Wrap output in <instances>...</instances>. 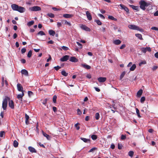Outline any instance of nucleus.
I'll return each mask as SVG.
<instances>
[{
	"mask_svg": "<svg viewBox=\"0 0 158 158\" xmlns=\"http://www.w3.org/2000/svg\"><path fill=\"white\" fill-rule=\"evenodd\" d=\"M11 7L13 10L17 11L21 13H23L25 11V9L24 7L19 6L15 4H12Z\"/></svg>",
	"mask_w": 158,
	"mask_h": 158,
	"instance_id": "nucleus-1",
	"label": "nucleus"
},
{
	"mask_svg": "<svg viewBox=\"0 0 158 158\" xmlns=\"http://www.w3.org/2000/svg\"><path fill=\"white\" fill-rule=\"evenodd\" d=\"M10 100V98L6 96L4 99H3L2 103V108L4 110H6L7 105V102L8 101Z\"/></svg>",
	"mask_w": 158,
	"mask_h": 158,
	"instance_id": "nucleus-2",
	"label": "nucleus"
},
{
	"mask_svg": "<svg viewBox=\"0 0 158 158\" xmlns=\"http://www.w3.org/2000/svg\"><path fill=\"white\" fill-rule=\"evenodd\" d=\"M140 8L143 10H145L146 9L145 7L148 6V4L145 1L143 0H141L139 2Z\"/></svg>",
	"mask_w": 158,
	"mask_h": 158,
	"instance_id": "nucleus-3",
	"label": "nucleus"
},
{
	"mask_svg": "<svg viewBox=\"0 0 158 158\" xmlns=\"http://www.w3.org/2000/svg\"><path fill=\"white\" fill-rule=\"evenodd\" d=\"M128 27L131 29L136 30L141 32L143 31V29L140 28L139 27L135 25L130 24L128 25Z\"/></svg>",
	"mask_w": 158,
	"mask_h": 158,
	"instance_id": "nucleus-4",
	"label": "nucleus"
},
{
	"mask_svg": "<svg viewBox=\"0 0 158 158\" xmlns=\"http://www.w3.org/2000/svg\"><path fill=\"white\" fill-rule=\"evenodd\" d=\"M29 10L31 11H38L41 10V8L38 6H34L32 7H30Z\"/></svg>",
	"mask_w": 158,
	"mask_h": 158,
	"instance_id": "nucleus-5",
	"label": "nucleus"
},
{
	"mask_svg": "<svg viewBox=\"0 0 158 158\" xmlns=\"http://www.w3.org/2000/svg\"><path fill=\"white\" fill-rule=\"evenodd\" d=\"M141 51L142 52L144 53H145L147 51L148 52H151L152 51V50L151 48L149 47L142 48L141 49Z\"/></svg>",
	"mask_w": 158,
	"mask_h": 158,
	"instance_id": "nucleus-6",
	"label": "nucleus"
},
{
	"mask_svg": "<svg viewBox=\"0 0 158 158\" xmlns=\"http://www.w3.org/2000/svg\"><path fill=\"white\" fill-rule=\"evenodd\" d=\"M4 84L7 86L8 85V82L6 80L4 79V77L3 76L2 77V86H4Z\"/></svg>",
	"mask_w": 158,
	"mask_h": 158,
	"instance_id": "nucleus-7",
	"label": "nucleus"
},
{
	"mask_svg": "<svg viewBox=\"0 0 158 158\" xmlns=\"http://www.w3.org/2000/svg\"><path fill=\"white\" fill-rule=\"evenodd\" d=\"M69 56L68 55H65L60 59L61 61H65L69 60Z\"/></svg>",
	"mask_w": 158,
	"mask_h": 158,
	"instance_id": "nucleus-8",
	"label": "nucleus"
},
{
	"mask_svg": "<svg viewBox=\"0 0 158 158\" xmlns=\"http://www.w3.org/2000/svg\"><path fill=\"white\" fill-rule=\"evenodd\" d=\"M81 28L82 29L86 31H90V29L85 25H82L81 26Z\"/></svg>",
	"mask_w": 158,
	"mask_h": 158,
	"instance_id": "nucleus-9",
	"label": "nucleus"
},
{
	"mask_svg": "<svg viewBox=\"0 0 158 158\" xmlns=\"http://www.w3.org/2000/svg\"><path fill=\"white\" fill-rule=\"evenodd\" d=\"M120 6L121 7L122 9H124L127 14L129 13V10L128 8L126 6H125L120 4Z\"/></svg>",
	"mask_w": 158,
	"mask_h": 158,
	"instance_id": "nucleus-10",
	"label": "nucleus"
},
{
	"mask_svg": "<svg viewBox=\"0 0 158 158\" xmlns=\"http://www.w3.org/2000/svg\"><path fill=\"white\" fill-rule=\"evenodd\" d=\"M17 88L19 91L23 92V87L21 84L18 83L17 84Z\"/></svg>",
	"mask_w": 158,
	"mask_h": 158,
	"instance_id": "nucleus-11",
	"label": "nucleus"
},
{
	"mask_svg": "<svg viewBox=\"0 0 158 158\" xmlns=\"http://www.w3.org/2000/svg\"><path fill=\"white\" fill-rule=\"evenodd\" d=\"M86 14L88 19L89 21L91 20L92 18L91 15L89 12V11H86Z\"/></svg>",
	"mask_w": 158,
	"mask_h": 158,
	"instance_id": "nucleus-12",
	"label": "nucleus"
},
{
	"mask_svg": "<svg viewBox=\"0 0 158 158\" xmlns=\"http://www.w3.org/2000/svg\"><path fill=\"white\" fill-rule=\"evenodd\" d=\"M9 101V107L12 109H14V105L13 101L12 100H10Z\"/></svg>",
	"mask_w": 158,
	"mask_h": 158,
	"instance_id": "nucleus-13",
	"label": "nucleus"
},
{
	"mask_svg": "<svg viewBox=\"0 0 158 158\" xmlns=\"http://www.w3.org/2000/svg\"><path fill=\"white\" fill-rule=\"evenodd\" d=\"M69 60L72 62H77L78 61V59L74 56L71 57Z\"/></svg>",
	"mask_w": 158,
	"mask_h": 158,
	"instance_id": "nucleus-14",
	"label": "nucleus"
},
{
	"mask_svg": "<svg viewBox=\"0 0 158 158\" xmlns=\"http://www.w3.org/2000/svg\"><path fill=\"white\" fill-rule=\"evenodd\" d=\"M106 78L103 77H99L98 79V81L100 82H103L106 80Z\"/></svg>",
	"mask_w": 158,
	"mask_h": 158,
	"instance_id": "nucleus-15",
	"label": "nucleus"
},
{
	"mask_svg": "<svg viewBox=\"0 0 158 158\" xmlns=\"http://www.w3.org/2000/svg\"><path fill=\"white\" fill-rule=\"evenodd\" d=\"M129 6L130 7H131L133 10H137V11H139V6H135L133 5H130Z\"/></svg>",
	"mask_w": 158,
	"mask_h": 158,
	"instance_id": "nucleus-16",
	"label": "nucleus"
},
{
	"mask_svg": "<svg viewBox=\"0 0 158 158\" xmlns=\"http://www.w3.org/2000/svg\"><path fill=\"white\" fill-rule=\"evenodd\" d=\"M42 134L45 137H46V138L48 140H50L51 138V137L49 135L45 133L43 131H42Z\"/></svg>",
	"mask_w": 158,
	"mask_h": 158,
	"instance_id": "nucleus-17",
	"label": "nucleus"
},
{
	"mask_svg": "<svg viewBox=\"0 0 158 158\" xmlns=\"http://www.w3.org/2000/svg\"><path fill=\"white\" fill-rule=\"evenodd\" d=\"M73 15L69 14H65L63 15V17L66 18H70L72 17Z\"/></svg>",
	"mask_w": 158,
	"mask_h": 158,
	"instance_id": "nucleus-18",
	"label": "nucleus"
},
{
	"mask_svg": "<svg viewBox=\"0 0 158 158\" xmlns=\"http://www.w3.org/2000/svg\"><path fill=\"white\" fill-rule=\"evenodd\" d=\"M28 148L29 151L31 152L36 153V150L32 147H29Z\"/></svg>",
	"mask_w": 158,
	"mask_h": 158,
	"instance_id": "nucleus-19",
	"label": "nucleus"
},
{
	"mask_svg": "<svg viewBox=\"0 0 158 158\" xmlns=\"http://www.w3.org/2000/svg\"><path fill=\"white\" fill-rule=\"evenodd\" d=\"M81 66L86 69H90L91 68L90 66L85 64H81Z\"/></svg>",
	"mask_w": 158,
	"mask_h": 158,
	"instance_id": "nucleus-20",
	"label": "nucleus"
},
{
	"mask_svg": "<svg viewBox=\"0 0 158 158\" xmlns=\"http://www.w3.org/2000/svg\"><path fill=\"white\" fill-rule=\"evenodd\" d=\"M21 73L22 74L25 76H27L28 75V72L26 70H22Z\"/></svg>",
	"mask_w": 158,
	"mask_h": 158,
	"instance_id": "nucleus-21",
	"label": "nucleus"
},
{
	"mask_svg": "<svg viewBox=\"0 0 158 158\" xmlns=\"http://www.w3.org/2000/svg\"><path fill=\"white\" fill-rule=\"evenodd\" d=\"M24 95V94L23 93V92H22V94H18L17 96V98L18 99H21V101H22V98L23 96Z\"/></svg>",
	"mask_w": 158,
	"mask_h": 158,
	"instance_id": "nucleus-22",
	"label": "nucleus"
},
{
	"mask_svg": "<svg viewBox=\"0 0 158 158\" xmlns=\"http://www.w3.org/2000/svg\"><path fill=\"white\" fill-rule=\"evenodd\" d=\"M121 43V41L119 40H117L113 41V43L115 45H119Z\"/></svg>",
	"mask_w": 158,
	"mask_h": 158,
	"instance_id": "nucleus-23",
	"label": "nucleus"
},
{
	"mask_svg": "<svg viewBox=\"0 0 158 158\" xmlns=\"http://www.w3.org/2000/svg\"><path fill=\"white\" fill-rule=\"evenodd\" d=\"M81 139L85 143H90V140L89 139H87L84 138H81Z\"/></svg>",
	"mask_w": 158,
	"mask_h": 158,
	"instance_id": "nucleus-24",
	"label": "nucleus"
},
{
	"mask_svg": "<svg viewBox=\"0 0 158 158\" xmlns=\"http://www.w3.org/2000/svg\"><path fill=\"white\" fill-rule=\"evenodd\" d=\"M49 34L51 35L54 36L55 34V32L52 30H50L48 31Z\"/></svg>",
	"mask_w": 158,
	"mask_h": 158,
	"instance_id": "nucleus-25",
	"label": "nucleus"
},
{
	"mask_svg": "<svg viewBox=\"0 0 158 158\" xmlns=\"http://www.w3.org/2000/svg\"><path fill=\"white\" fill-rule=\"evenodd\" d=\"M25 123L26 124H27L28 123V120L29 118V117L26 114H25Z\"/></svg>",
	"mask_w": 158,
	"mask_h": 158,
	"instance_id": "nucleus-26",
	"label": "nucleus"
},
{
	"mask_svg": "<svg viewBox=\"0 0 158 158\" xmlns=\"http://www.w3.org/2000/svg\"><path fill=\"white\" fill-rule=\"evenodd\" d=\"M135 36L137 37L139 39L143 40V39L142 37V35L140 34H135Z\"/></svg>",
	"mask_w": 158,
	"mask_h": 158,
	"instance_id": "nucleus-27",
	"label": "nucleus"
},
{
	"mask_svg": "<svg viewBox=\"0 0 158 158\" xmlns=\"http://www.w3.org/2000/svg\"><path fill=\"white\" fill-rule=\"evenodd\" d=\"M108 19H110L111 20H114V21H117V19L114 18L113 16H112L109 15L108 16Z\"/></svg>",
	"mask_w": 158,
	"mask_h": 158,
	"instance_id": "nucleus-28",
	"label": "nucleus"
},
{
	"mask_svg": "<svg viewBox=\"0 0 158 158\" xmlns=\"http://www.w3.org/2000/svg\"><path fill=\"white\" fill-rule=\"evenodd\" d=\"M143 93V90L142 89H140L137 93V95L139 97H140L142 95Z\"/></svg>",
	"mask_w": 158,
	"mask_h": 158,
	"instance_id": "nucleus-29",
	"label": "nucleus"
},
{
	"mask_svg": "<svg viewBox=\"0 0 158 158\" xmlns=\"http://www.w3.org/2000/svg\"><path fill=\"white\" fill-rule=\"evenodd\" d=\"M37 35H40L42 36L43 35H45V34L43 31H40L37 33Z\"/></svg>",
	"mask_w": 158,
	"mask_h": 158,
	"instance_id": "nucleus-30",
	"label": "nucleus"
},
{
	"mask_svg": "<svg viewBox=\"0 0 158 158\" xmlns=\"http://www.w3.org/2000/svg\"><path fill=\"white\" fill-rule=\"evenodd\" d=\"M34 21L33 20H32L31 21L28 22L27 23V25L30 27L33 25L34 23Z\"/></svg>",
	"mask_w": 158,
	"mask_h": 158,
	"instance_id": "nucleus-31",
	"label": "nucleus"
},
{
	"mask_svg": "<svg viewBox=\"0 0 158 158\" xmlns=\"http://www.w3.org/2000/svg\"><path fill=\"white\" fill-rule=\"evenodd\" d=\"M136 113L137 115V116L139 118H140L141 117V116H140V114H139V111L138 109L137 108H136Z\"/></svg>",
	"mask_w": 158,
	"mask_h": 158,
	"instance_id": "nucleus-32",
	"label": "nucleus"
},
{
	"mask_svg": "<svg viewBox=\"0 0 158 158\" xmlns=\"http://www.w3.org/2000/svg\"><path fill=\"white\" fill-rule=\"evenodd\" d=\"M125 74L126 72L125 71H124L122 73L120 76V80H121Z\"/></svg>",
	"mask_w": 158,
	"mask_h": 158,
	"instance_id": "nucleus-33",
	"label": "nucleus"
},
{
	"mask_svg": "<svg viewBox=\"0 0 158 158\" xmlns=\"http://www.w3.org/2000/svg\"><path fill=\"white\" fill-rule=\"evenodd\" d=\"M47 16H48L49 17L51 18H53L54 17V15L52 13H48L47 14Z\"/></svg>",
	"mask_w": 158,
	"mask_h": 158,
	"instance_id": "nucleus-34",
	"label": "nucleus"
},
{
	"mask_svg": "<svg viewBox=\"0 0 158 158\" xmlns=\"http://www.w3.org/2000/svg\"><path fill=\"white\" fill-rule=\"evenodd\" d=\"M32 51L31 50H30L28 53V54L27 55V56L29 58L31 57L32 55Z\"/></svg>",
	"mask_w": 158,
	"mask_h": 158,
	"instance_id": "nucleus-35",
	"label": "nucleus"
},
{
	"mask_svg": "<svg viewBox=\"0 0 158 158\" xmlns=\"http://www.w3.org/2000/svg\"><path fill=\"white\" fill-rule=\"evenodd\" d=\"M13 145L16 148L18 146V143L16 140H15L14 142Z\"/></svg>",
	"mask_w": 158,
	"mask_h": 158,
	"instance_id": "nucleus-36",
	"label": "nucleus"
},
{
	"mask_svg": "<svg viewBox=\"0 0 158 158\" xmlns=\"http://www.w3.org/2000/svg\"><path fill=\"white\" fill-rule=\"evenodd\" d=\"M100 117V115L99 113H97L95 115V118L96 120H98Z\"/></svg>",
	"mask_w": 158,
	"mask_h": 158,
	"instance_id": "nucleus-37",
	"label": "nucleus"
},
{
	"mask_svg": "<svg viewBox=\"0 0 158 158\" xmlns=\"http://www.w3.org/2000/svg\"><path fill=\"white\" fill-rule=\"evenodd\" d=\"M61 74L63 75L64 76H67L68 74V73L64 70H63L62 71Z\"/></svg>",
	"mask_w": 158,
	"mask_h": 158,
	"instance_id": "nucleus-38",
	"label": "nucleus"
},
{
	"mask_svg": "<svg viewBox=\"0 0 158 158\" xmlns=\"http://www.w3.org/2000/svg\"><path fill=\"white\" fill-rule=\"evenodd\" d=\"M128 154L129 156L132 157L134 154V152L132 151H130L129 152Z\"/></svg>",
	"mask_w": 158,
	"mask_h": 158,
	"instance_id": "nucleus-39",
	"label": "nucleus"
},
{
	"mask_svg": "<svg viewBox=\"0 0 158 158\" xmlns=\"http://www.w3.org/2000/svg\"><path fill=\"white\" fill-rule=\"evenodd\" d=\"M95 21L98 25H102V22L99 20H95Z\"/></svg>",
	"mask_w": 158,
	"mask_h": 158,
	"instance_id": "nucleus-40",
	"label": "nucleus"
},
{
	"mask_svg": "<svg viewBox=\"0 0 158 158\" xmlns=\"http://www.w3.org/2000/svg\"><path fill=\"white\" fill-rule=\"evenodd\" d=\"M91 137L92 139L93 140H96L97 138V135H92Z\"/></svg>",
	"mask_w": 158,
	"mask_h": 158,
	"instance_id": "nucleus-41",
	"label": "nucleus"
},
{
	"mask_svg": "<svg viewBox=\"0 0 158 158\" xmlns=\"http://www.w3.org/2000/svg\"><path fill=\"white\" fill-rule=\"evenodd\" d=\"M57 98V96L56 95H54L53 98V101L54 103L56 102V100Z\"/></svg>",
	"mask_w": 158,
	"mask_h": 158,
	"instance_id": "nucleus-42",
	"label": "nucleus"
},
{
	"mask_svg": "<svg viewBox=\"0 0 158 158\" xmlns=\"http://www.w3.org/2000/svg\"><path fill=\"white\" fill-rule=\"evenodd\" d=\"M62 49L64 50V51H67L69 50V48L68 47L65 46H63L61 47Z\"/></svg>",
	"mask_w": 158,
	"mask_h": 158,
	"instance_id": "nucleus-43",
	"label": "nucleus"
},
{
	"mask_svg": "<svg viewBox=\"0 0 158 158\" xmlns=\"http://www.w3.org/2000/svg\"><path fill=\"white\" fill-rule=\"evenodd\" d=\"M5 134V132L4 131H1L0 133V137H2L3 136V135Z\"/></svg>",
	"mask_w": 158,
	"mask_h": 158,
	"instance_id": "nucleus-44",
	"label": "nucleus"
},
{
	"mask_svg": "<svg viewBox=\"0 0 158 158\" xmlns=\"http://www.w3.org/2000/svg\"><path fill=\"white\" fill-rule=\"evenodd\" d=\"M145 98L144 97H142L140 99V102L143 103L145 101Z\"/></svg>",
	"mask_w": 158,
	"mask_h": 158,
	"instance_id": "nucleus-45",
	"label": "nucleus"
},
{
	"mask_svg": "<svg viewBox=\"0 0 158 158\" xmlns=\"http://www.w3.org/2000/svg\"><path fill=\"white\" fill-rule=\"evenodd\" d=\"M79 123H77L75 125V126L76 127V129L77 130H78L80 129V127L78 126Z\"/></svg>",
	"mask_w": 158,
	"mask_h": 158,
	"instance_id": "nucleus-46",
	"label": "nucleus"
},
{
	"mask_svg": "<svg viewBox=\"0 0 158 158\" xmlns=\"http://www.w3.org/2000/svg\"><path fill=\"white\" fill-rule=\"evenodd\" d=\"M64 22L65 24H67L69 26H71V24L70 22H69L66 20H64Z\"/></svg>",
	"mask_w": 158,
	"mask_h": 158,
	"instance_id": "nucleus-47",
	"label": "nucleus"
},
{
	"mask_svg": "<svg viewBox=\"0 0 158 158\" xmlns=\"http://www.w3.org/2000/svg\"><path fill=\"white\" fill-rule=\"evenodd\" d=\"M26 49L25 48H23L21 50V52L22 54H23L26 52Z\"/></svg>",
	"mask_w": 158,
	"mask_h": 158,
	"instance_id": "nucleus-48",
	"label": "nucleus"
},
{
	"mask_svg": "<svg viewBox=\"0 0 158 158\" xmlns=\"http://www.w3.org/2000/svg\"><path fill=\"white\" fill-rule=\"evenodd\" d=\"M146 63V62L145 61H143L140 63L139 64V66H141V65L143 64H145Z\"/></svg>",
	"mask_w": 158,
	"mask_h": 158,
	"instance_id": "nucleus-49",
	"label": "nucleus"
},
{
	"mask_svg": "<svg viewBox=\"0 0 158 158\" xmlns=\"http://www.w3.org/2000/svg\"><path fill=\"white\" fill-rule=\"evenodd\" d=\"M136 68V66L135 64H133L132 66L130 68V69H135Z\"/></svg>",
	"mask_w": 158,
	"mask_h": 158,
	"instance_id": "nucleus-50",
	"label": "nucleus"
},
{
	"mask_svg": "<svg viewBox=\"0 0 158 158\" xmlns=\"http://www.w3.org/2000/svg\"><path fill=\"white\" fill-rule=\"evenodd\" d=\"M151 29L153 30L158 31V28L155 27H151Z\"/></svg>",
	"mask_w": 158,
	"mask_h": 158,
	"instance_id": "nucleus-51",
	"label": "nucleus"
},
{
	"mask_svg": "<svg viewBox=\"0 0 158 158\" xmlns=\"http://www.w3.org/2000/svg\"><path fill=\"white\" fill-rule=\"evenodd\" d=\"M126 139V136L122 135L121 136V139L122 140H124Z\"/></svg>",
	"mask_w": 158,
	"mask_h": 158,
	"instance_id": "nucleus-52",
	"label": "nucleus"
},
{
	"mask_svg": "<svg viewBox=\"0 0 158 158\" xmlns=\"http://www.w3.org/2000/svg\"><path fill=\"white\" fill-rule=\"evenodd\" d=\"M98 15L103 19H104L105 18L104 16L101 14H98Z\"/></svg>",
	"mask_w": 158,
	"mask_h": 158,
	"instance_id": "nucleus-53",
	"label": "nucleus"
},
{
	"mask_svg": "<svg viewBox=\"0 0 158 158\" xmlns=\"http://www.w3.org/2000/svg\"><path fill=\"white\" fill-rule=\"evenodd\" d=\"M47 98H45V100L43 101L42 102L43 104L45 105L47 103Z\"/></svg>",
	"mask_w": 158,
	"mask_h": 158,
	"instance_id": "nucleus-54",
	"label": "nucleus"
},
{
	"mask_svg": "<svg viewBox=\"0 0 158 158\" xmlns=\"http://www.w3.org/2000/svg\"><path fill=\"white\" fill-rule=\"evenodd\" d=\"M122 145L121 144L118 143V148L119 149H122Z\"/></svg>",
	"mask_w": 158,
	"mask_h": 158,
	"instance_id": "nucleus-55",
	"label": "nucleus"
},
{
	"mask_svg": "<svg viewBox=\"0 0 158 158\" xmlns=\"http://www.w3.org/2000/svg\"><path fill=\"white\" fill-rule=\"evenodd\" d=\"M126 47V45L125 44H123L120 47V48L122 49Z\"/></svg>",
	"mask_w": 158,
	"mask_h": 158,
	"instance_id": "nucleus-56",
	"label": "nucleus"
},
{
	"mask_svg": "<svg viewBox=\"0 0 158 158\" xmlns=\"http://www.w3.org/2000/svg\"><path fill=\"white\" fill-rule=\"evenodd\" d=\"M77 110V113L78 114L80 115L81 114V111L79 109H78Z\"/></svg>",
	"mask_w": 158,
	"mask_h": 158,
	"instance_id": "nucleus-57",
	"label": "nucleus"
},
{
	"mask_svg": "<svg viewBox=\"0 0 158 158\" xmlns=\"http://www.w3.org/2000/svg\"><path fill=\"white\" fill-rule=\"evenodd\" d=\"M95 149H96V148H93L89 150V152H92L94 151Z\"/></svg>",
	"mask_w": 158,
	"mask_h": 158,
	"instance_id": "nucleus-58",
	"label": "nucleus"
},
{
	"mask_svg": "<svg viewBox=\"0 0 158 158\" xmlns=\"http://www.w3.org/2000/svg\"><path fill=\"white\" fill-rule=\"evenodd\" d=\"M17 37V35L16 33H14L13 35V37L14 39H16Z\"/></svg>",
	"mask_w": 158,
	"mask_h": 158,
	"instance_id": "nucleus-59",
	"label": "nucleus"
},
{
	"mask_svg": "<svg viewBox=\"0 0 158 158\" xmlns=\"http://www.w3.org/2000/svg\"><path fill=\"white\" fill-rule=\"evenodd\" d=\"M77 44L79 46L81 47V48H82V45L79 43V42H77Z\"/></svg>",
	"mask_w": 158,
	"mask_h": 158,
	"instance_id": "nucleus-60",
	"label": "nucleus"
},
{
	"mask_svg": "<svg viewBox=\"0 0 158 158\" xmlns=\"http://www.w3.org/2000/svg\"><path fill=\"white\" fill-rule=\"evenodd\" d=\"M28 94L29 96L32 95L33 94V93L31 91H28Z\"/></svg>",
	"mask_w": 158,
	"mask_h": 158,
	"instance_id": "nucleus-61",
	"label": "nucleus"
},
{
	"mask_svg": "<svg viewBox=\"0 0 158 158\" xmlns=\"http://www.w3.org/2000/svg\"><path fill=\"white\" fill-rule=\"evenodd\" d=\"M48 44H53L54 43V42L52 40H50V41H49L48 42Z\"/></svg>",
	"mask_w": 158,
	"mask_h": 158,
	"instance_id": "nucleus-62",
	"label": "nucleus"
},
{
	"mask_svg": "<svg viewBox=\"0 0 158 158\" xmlns=\"http://www.w3.org/2000/svg\"><path fill=\"white\" fill-rule=\"evenodd\" d=\"M154 15L155 16H158V10L154 13Z\"/></svg>",
	"mask_w": 158,
	"mask_h": 158,
	"instance_id": "nucleus-63",
	"label": "nucleus"
},
{
	"mask_svg": "<svg viewBox=\"0 0 158 158\" xmlns=\"http://www.w3.org/2000/svg\"><path fill=\"white\" fill-rule=\"evenodd\" d=\"M154 55H155V56L156 58H158V52H157Z\"/></svg>",
	"mask_w": 158,
	"mask_h": 158,
	"instance_id": "nucleus-64",
	"label": "nucleus"
}]
</instances>
